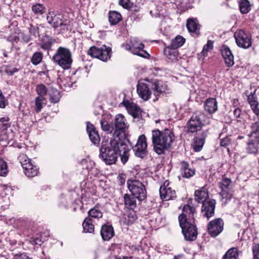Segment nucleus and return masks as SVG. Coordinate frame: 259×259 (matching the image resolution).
<instances>
[{
    "label": "nucleus",
    "instance_id": "1",
    "mask_svg": "<svg viewBox=\"0 0 259 259\" xmlns=\"http://www.w3.org/2000/svg\"><path fill=\"white\" fill-rule=\"evenodd\" d=\"M130 150L126 144L120 138H113L109 142H102L99 156L106 164L110 165L115 163L120 156L121 162L125 164L128 160Z\"/></svg>",
    "mask_w": 259,
    "mask_h": 259
},
{
    "label": "nucleus",
    "instance_id": "2",
    "mask_svg": "<svg viewBox=\"0 0 259 259\" xmlns=\"http://www.w3.org/2000/svg\"><path fill=\"white\" fill-rule=\"evenodd\" d=\"M175 140L174 134L171 130L165 129L161 132L158 130L152 132V141L154 151L158 154H163L168 150Z\"/></svg>",
    "mask_w": 259,
    "mask_h": 259
},
{
    "label": "nucleus",
    "instance_id": "3",
    "mask_svg": "<svg viewBox=\"0 0 259 259\" xmlns=\"http://www.w3.org/2000/svg\"><path fill=\"white\" fill-rule=\"evenodd\" d=\"M167 85L161 80H153L147 82H139L137 85V92L139 96L146 101L150 99L152 92L157 97L167 90Z\"/></svg>",
    "mask_w": 259,
    "mask_h": 259
},
{
    "label": "nucleus",
    "instance_id": "4",
    "mask_svg": "<svg viewBox=\"0 0 259 259\" xmlns=\"http://www.w3.org/2000/svg\"><path fill=\"white\" fill-rule=\"evenodd\" d=\"M52 60L64 70H68L71 68L73 61L72 53L69 49L60 47L53 56Z\"/></svg>",
    "mask_w": 259,
    "mask_h": 259
},
{
    "label": "nucleus",
    "instance_id": "5",
    "mask_svg": "<svg viewBox=\"0 0 259 259\" xmlns=\"http://www.w3.org/2000/svg\"><path fill=\"white\" fill-rule=\"evenodd\" d=\"M127 185L132 195L139 200L142 201L146 197L147 192L144 184L137 180H128Z\"/></svg>",
    "mask_w": 259,
    "mask_h": 259
},
{
    "label": "nucleus",
    "instance_id": "6",
    "mask_svg": "<svg viewBox=\"0 0 259 259\" xmlns=\"http://www.w3.org/2000/svg\"><path fill=\"white\" fill-rule=\"evenodd\" d=\"M88 54L93 58L107 61L111 58V49L105 45H102L100 47L92 46L89 49Z\"/></svg>",
    "mask_w": 259,
    "mask_h": 259
},
{
    "label": "nucleus",
    "instance_id": "7",
    "mask_svg": "<svg viewBox=\"0 0 259 259\" xmlns=\"http://www.w3.org/2000/svg\"><path fill=\"white\" fill-rule=\"evenodd\" d=\"M47 19L48 23L54 28L61 27L62 29H69V21L64 19L63 16L60 14L55 13L54 12H49Z\"/></svg>",
    "mask_w": 259,
    "mask_h": 259
},
{
    "label": "nucleus",
    "instance_id": "8",
    "mask_svg": "<svg viewBox=\"0 0 259 259\" xmlns=\"http://www.w3.org/2000/svg\"><path fill=\"white\" fill-rule=\"evenodd\" d=\"M237 45L243 49L249 48L252 45L251 35L242 29L237 30L234 34Z\"/></svg>",
    "mask_w": 259,
    "mask_h": 259
},
{
    "label": "nucleus",
    "instance_id": "9",
    "mask_svg": "<svg viewBox=\"0 0 259 259\" xmlns=\"http://www.w3.org/2000/svg\"><path fill=\"white\" fill-rule=\"evenodd\" d=\"M185 239L187 241L195 240L197 236V230L194 222H189L180 224Z\"/></svg>",
    "mask_w": 259,
    "mask_h": 259
},
{
    "label": "nucleus",
    "instance_id": "10",
    "mask_svg": "<svg viewBox=\"0 0 259 259\" xmlns=\"http://www.w3.org/2000/svg\"><path fill=\"white\" fill-rule=\"evenodd\" d=\"M204 114L201 112L194 113L188 122V131L190 133H194L200 130L202 126V121Z\"/></svg>",
    "mask_w": 259,
    "mask_h": 259
},
{
    "label": "nucleus",
    "instance_id": "11",
    "mask_svg": "<svg viewBox=\"0 0 259 259\" xmlns=\"http://www.w3.org/2000/svg\"><path fill=\"white\" fill-rule=\"evenodd\" d=\"M147 144L146 138L144 135H140L137 140V144L133 147L136 156L143 158L147 153Z\"/></svg>",
    "mask_w": 259,
    "mask_h": 259
},
{
    "label": "nucleus",
    "instance_id": "12",
    "mask_svg": "<svg viewBox=\"0 0 259 259\" xmlns=\"http://www.w3.org/2000/svg\"><path fill=\"white\" fill-rule=\"evenodd\" d=\"M125 119L122 114H118L114 120V132L113 134L114 138H120L121 134H124L125 129L128 127L125 123Z\"/></svg>",
    "mask_w": 259,
    "mask_h": 259
},
{
    "label": "nucleus",
    "instance_id": "13",
    "mask_svg": "<svg viewBox=\"0 0 259 259\" xmlns=\"http://www.w3.org/2000/svg\"><path fill=\"white\" fill-rule=\"evenodd\" d=\"M224 222L221 218L214 219L210 221L207 225L209 234L212 237L219 235L223 230Z\"/></svg>",
    "mask_w": 259,
    "mask_h": 259
},
{
    "label": "nucleus",
    "instance_id": "14",
    "mask_svg": "<svg viewBox=\"0 0 259 259\" xmlns=\"http://www.w3.org/2000/svg\"><path fill=\"white\" fill-rule=\"evenodd\" d=\"M196 212L195 208L189 205H185L182 210V213L179 217V224L189 222H194V214Z\"/></svg>",
    "mask_w": 259,
    "mask_h": 259
},
{
    "label": "nucleus",
    "instance_id": "15",
    "mask_svg": "<svg viewBox=\"0 0 259 259\" xmlns=\"http://www.w3.org/2000/svg\"><path fill=\"white\" fill-rule=\"evenodd\" d=\"M232 181L228 178H224L219 183L220 187L221 189L220 195L222 199H225V203L230 200L232 196V192L230 188Z\"/></svg>",
    "mask_w": 259,
    "mask_h": 259
},
{
    "label": "nucleus",
    "instance_id": "16",
    "mask_svg": "<svg viewBox=\"0 0 259 259\" xmlns=\"http://www.w3.org/2000/svg\"><path fill=\"white\" fill-rule=\"evenodd\" d=\"M169 182L165 181L159 189V194L161 199L165 201L172 200L176 198V193L175 190L169 186Z\"/></svg>",
    "mask_w": 259,
    "mask_h": 259
},
{
    "label": "nucleus",
    "instance_id": "17",
    "mask_svg": "<svg viewBox=\"0 0 259 259\" xmlns=\"http://www.w3.org/2000/svg\"><path fill=\"white\" fill-rule=\"evenodd\" d=\"M130 43L132 45V53L139 56L145 58H148L150 57V55L143 50L144 45L140 41L137 37H132L131 39Z\"/></svg>",
    "mask_w": 259,
    "mask_h": 259
},
{
    "label": "nucleus",
    "instance_id": "18",
    "mask_svg": "<svg viewBox=\"0 0 259 259\" xmlns=\"http://www.w3.org/2000/svg\"><path fill=\"white\" fill-rule=\"evenodd\" d=\"M215 203V200L214 199L203 202L201 208L202 215L208 219L212 217L214 213Z\"/></svg>",
    "mask_w": 259,
    "mask_h": 259
},
{
    "label": "nucleus",
    "instance_id": "19",
    "mask_svg": "<svg viewBox=\"0 0 259 259\" xmlns=\"http://www.w3.org/2000/svg\"><path fill=\"white\" fill-rule=\"evenodd\" d=\"M221 54L224 59L226 65L231 67L234 64V56L230 49L227 46H223L221 48Z\"/></svg>",
    "mask_w": 259,
    "mask_h": 259
},
{
    "label": "nucleus",
    "instance_id": "20",
    "mask_svg": "<svg viewBox=\"0 0 259 259\" xmlns=\"http://www.w3.org/2000/svg\"><path fill=\"white\" fill-rule=\"evenodd\" d=\"M255 91L256 90H254L253 92L249 93V91H247L245 92V95L247 97V101L252 110L256 115V113L258 112V106L259 105L255 96Z\"/></svg>",
    "mask_w": 259,
    "mask_h": 259
},
{
    "label": "nucleus",
    "instance_id": "21",
    "mask_svg": "<svg viewBox=\"0 0 259 259\" xmlns=\"http://www.w3.org/2000/svg\"><path fill=\"white\" fill-rule=\"evenodd\" d=\"M87 131L92 142L95 145L99 144L100 138L98 133L94 126L89 122L87 123Z\"/></svg>",
    "mask_w": 259,
    "mask_h": 259
},
{
    "label": "nucleus",
    "instance_id": "22",
    "mask_svg": "<svg viewBox=\"0 0 259 259\" xmlns=\"http://www.w3.org/2000/svg\"><path fill=\"white\" fill-rule=\"evenodd\" d=\"M180 170L183 177L190 178L194 175L195 170L190 167L189 164L187 162L182 161L180 163Z\"/></svg>",
    "mask_w": 259,
    "mask_h": 259
},
{
    "label": "nucleus",
    "instance_id": "23",
    "mask_svg": "<svg viewBox=\"0 0 259 259\" xmlns=\"http://www.w3.org/2000/svg\"><path fill=\"white\" fill-rule=\"evenodd\" d=\"M246 150L250 154H256L259 152V139L249 138Z\"/></svg>",
    "mask_w": 259,
    "mask_h": 259
},
{
    "label": "nucleus",
    "instance_id": "24",
    "mask_svg": "<svg viewBox=\"0 0 259 259\" xmlns=\"http://www.w3.org/2000/svg\"><path fill=\"white\" fill-rule=\"evenodd\" d=\"M113 228L111 226L104 225L101 229V235L105 241L109 240L114 235Z\"/></svg>",
    "mask_w": 259,
    "mask_h": 259
},
{
    "label": "nucleus",
    "instance_id": "25",
    "mask_svg": "<svg viewBox=\"0 0 259 259\" xmlns=\"http://www.w3.org/2000/svg\"><path fill=\"white\" fill-rule=\"evenodd\" d=\"M137 218V215L134 211H129L122 215L120 221L123 224L130 225L133 224Z\"/></svg>",
    "mask_w": 259,
    "mask_h": 259
},
{
    "label": "nucleus",
    "instance_id": "26",
    "mask_svg": "<svg viewBox=\"0 0 259 259\" xmlns=\"http://www.w3.org/2000/svg\"><path fill=\"white\" fill-rule=\"evenodd\" d=\"M206 137V134L203 133L200 136L194 138L193 147L195 152H199L201 150L205 143Z\"/></svg>",
    "mask_w": 259,
    "mask_h": 259
},
{
    "label": "nucleus",
    "instance_id": "27",
    "mask_svg": "<svg viewBox=\"0 0 259 259\" xmlns=\"http://www.w3.org/2000/svg\"><path fill=\"white\" fill-rule=\"evenodd\" d=\"M164 54L167 58L172 61L177 60L179 56L178 50L170 46H168L165 48Z\"/></svg>",
    "mask_w": 259,
    "mask_h": 259
},
{
    "label": "nucleus",
    "instance_id": "28",
    "mask_svg": "<svg viewBox=\"0 0 259 259\" xmlns=\"http://www.w3.org/2000/svg\"><path fill=\"white\" fill-rule=\"evenodd\" d=\"M204 109L210 114L214 113L218 109L217 102L215 99H207L205 102Z\"/></svg>",
    "mask_w": 259,
    "mask_h": 259
},
{
    "label": "nucleus",
    "instance_id": "29",
    "mask_svg": "<svg viewBox=\"0 0 259 259\" xmlns=\"http://www.w3.org/2000/svg\"><path fill=\"white\" fill-rule=\"evenodd\" d=\"M123 198L124 205L126 208L133 210L136 207V197L134 196L133 195H131L125 194H124Z\"/></svg>",
    "mask_w": 259,
    "mask_h": 259
},
{
    "label": "nucleus",
    "instance_id": "30",
    "mask_svg": "<svg viewBox=\"0 0 259 259\" xmlns=\"http://www.w3.org/2000/svg\"><path fill=\"white\" fill-rule=\"evenodd\" d=\"M194 195L195 200L199 203H203V202L206 201V199L208 197L207 191L203 188L196 190Z\"/></svg>",
    "mask_w": 259,
    "mask_h": 259
},
{
    "label": "nucleus",
    "instance_id": "31",
    "mask_svg": "<svg viewBox=\"0 0 259 259\" xmlns=\"http://www.w3.org/2000/svg\"><path fill=\"white\" fill-rule=\"evenodd\" d=\"M108 19L111 25L117 24L122 19L121 14L116 11H109L108 13Z\"/></svg>",
    "mask_w": 259,
    "mask_h": 259
},
{
    "label": "nucleus",
    "instance_id": "32",
    "mask_svg": "<svg viewBox=\"0 0 259 259\" xmlns=\"http://www.w3.org/2000/svg\"><path fill=\"white\" fill-rule=\"evenodd\" d=\"M239 7L241 13L247 14L251 9V5L248 0H239Z\"/></svg>",
    "mask_w": 259,
    "mask_h": 259
},
{
    "label": "nucleus",
    "instance_id": "33",
    "mask_svg": "<svg viewBox=\"0 0 259 259\" xmlns=\"http://www.w3.org/2000/svg\"><path fill=\"white\" fill-rule=\"evenodd\" d=\"M83 232L92 233L94 232V225L93 224V220L91 218H87L82 223Z\"/></svg>",
    "mask_w": 259,
    "mask_h": 259
},
{
    "label": "nucleus",
    "instance_id": "34",
    "mask_svg": "<svg viewBox=\"0 0 259 259\" xmlns=\"http://www.w3.org/2000/svg\"><path fill=\"white\" fill-rule=\"evenodd\" d=\"M24 172L28 177H34L38 173V168L36 165H33L32 163L30 164L29 166L24 168Z\"/></svg>",
    "mask_w": 259,
    "mask_h": 259
},
{
    "label": "nucleus",
    "instance_id": "35",
    "mask_svg": "<svg viewBox=\"0 0 259 259\" xmlns=\"http://www.w3.org/2000/svg\"><path fill=\"white\" fill-rule=\"evenodd\" d=\"M238 250L236 247L230 248L223 255L222 259H237L238 257Z\"/></svg>",
    "mask_w": 259,
    "mask_h": 259
},
{
    "label": "nucleus",
    "instance_id": "36",
    "mask_svg": "<svg viewBox=\"0 0 259 259\" xmlns=\"http://www.w3.org/2000/svg\"><path fill=\"white\" fill-rule=\"evenodd\" d=\"M47 100L45 97H37L35 101L34 110L36 113H39L43 107L46 104Z\"/></svg>",
    "mask_w": 259,
    "mask_h": 259
},
{
    "label": "nucleus",
    "instance_id": "37",
    "mask_svg": "<svg viewBox=\"0 0 259 259\" xmlns=\"http://www.w3.org/2000/svg\"><path fill=\"white\" fill-rule=\"evenodd\" d=\"M185 40V38L182 36L178 35L171 40L169 46L178 49V48H180L184 44Z\"/></svg>",
    "mask_w": 259,
    "mask_h": 259
},
{
    "label": "nucleus",
    "instance_id": "38",
    "mask_svg": "<svg viewBox=\"0 0 259 259\" xmlns=\"http://www.w3.org/2000/svg\"><path fill=\"white\" fill-rule=\"evenodd\" d=\"M187 28L190 32H195L198 28L197 20L195 19H189L187 20Z\"/></svg>",
    "mask_w": 259,
    "mask_h": 259
},
{
    "label": "nucleus",
    "instance_id": "39",
    "mask_svg": "<svg viewBox=\"0 0 259 259\" xmlns=\"http://www.w3.org/2000/svg\"><path fill=\"white\" fill-rule=\"evenodd\" d=\"M18 158L23 168H26L27 166L29 167L30 164L32 163L31 160L24 154H20Z\"/></svg>",
    "mask_w": 259,
    "mask_h": 259
},
{
    "label": "nucleus",
    "instance_id": "40",
    "mask_svg": "<svg viewBox=\"0 0 259 259\" xmlns=\"http://www.w3.org/2000/svg\"><path fill=\"white\" fill-rule=\"evenodd\" d=\"M46 8L42 5L37 4L32 7V11L36 15H41L45 12Z\"/></svg>",
    "mask_w": 259,
    "mask_h": 259
},
{
    "label": "nucleus",
    "instance_id": "41",
    "mask_svg": "<svg viewBox=\"0 0 259 259\" xmlns=\"http://www.w3.org/2000/svg\"><path fill=\"white\" fill-rule=\"evenodd\" d=\"M101 126L102 129L105 132H107L109 133H114V128L113 125L110 124L105 119H102L101 121Z\"/></svg>",
    "mask_w": 259,
    "mask_h": 259
},
{
    "label": "nucleus",
    "instance_id": "42",
    "mask_svg": "<svg viewBox=\"0 0 259 259\" xmlns=\"http://www.w3.org/2000/svg\"><path fill=\"white\" fill-rule=\"evenodd\" d=\"M42 59V53L39 52H35L31 58V63L37 65L39 64Z\"/></svg>",
    "mask_w": 259,
    "mask_h": 259
},
{
    "label": "nucleus",
    "instance_id": "43",
    "mask_svg": "<svg viewBox=\"0 0 259 259\" xmlns=\"http://www.w3.org/2000/svg\"><path fill=\"white\" fill-rule=\"evenodd\" d=\"M88 214L90 217L94 218H101L102 217V212L97 206H95L94 208L90 209Z\"/></svg>",
    "mask_w": 259,
    "mask_h": 259
},
{
    "label": "nucleus",
    "instance_id": "44",
    "mask_svg": "<svg viewBox=\"0 0 259 259\" xmlns=\"http://www.w3.org/2000/svg\"><path fill=\"white\" fill-rule=\"evenodd\" d=\"M50 101L53 103H56L59 102L60 99V94L57 90H52L50 93Z\"/></svg>",
    "mask_w": 259,
    "mask_h": 259
},
{
    "label": "nucleus",
    "instance_id": "45",
    "mask_svg": "<svg viewBox=\"0 0 259 259\" xmlns=\"http://www.w3.org/2000/svg\"><path fill=\"white\" fill-rule=\"evenodd\" d=\"M53 43L52 39L49 38H45L43 39L42 42L39 45L40 48L44 50H49Z\"/></svg>",
    "mask_w": 259,
    "mask_h": 259
},
{
    "label": "nucleus",
    "instance_id": "46",
    "mask_svg": "<svg viewBox=\"0 0 259 259\" xmlns=\"http://www.w3.org/2000/svg\"><path fill=\"white\" fill-rule=\"evenodd\" d=\"M8 172L7 163L0 159V176L5 177Z\"/></svg>",
    "mask_w": 259,
    "mask_h": 259
},
{
    "label": "nucleus",
    "instance_id": "47",
    "mask_svg": "<svg viewBox=\"0 0 259 259\" xmlns=\"http://www.w3.org/2000/svg\"><path fill=\"white\" fill-rule=\"evenodd\" d=\"M36 91L37 94L39 95L38 97H43L47 95L48 90L46 87L43 84H39L36 86Z\"/></svg>",
    "mask_w": 259,
    "mask_h": 259
},
{
    "label": "nucleus",
    "instance_id": "48",
    "mask_svg": "<svg viewBox=\"0 0 259 259\" xmlns=\"http://www.w3.org/2000/svg\"><path fill=\"white\" fill-rule=\"evenodd\" d=\"M10 118L8 117L0 118V129L6 130L10 126Z\"/></svg>",
    "mask_w": 259,
    "mask_h": 259
},
{
    "label": "nucleus",
    "instance_id": "49",
    "mask_svg": "<svg viewBox=\"0 0 259 259\" xmlns=\"http://www.w3.org/2000/svg\"><path fill=\"white\" fill-rule=\"evenodd\" d=\"M213 41L210 40H208L207 41V44L204 46L203 50L201 52L202 54L205 56L207 55V53L208 51L212 50L213 49Z\"/></svg>",
    "mask_w": 259,
    "mask_h": 259
},
{
    "label": "nucleus",
    "instance_id": "50",
    "mask_svg": "<svg viewBox=\"0 0 259 259\" xmlns=\"http://www.w3.org/2000/svg\"><path fill=\"white\" fill-rule=\"evenodd\" d=\"M231 140L229 137L226 136L221 139L220 146L222 147H227L231 144Z\"/></svg>",
    "mask_w": 259,
    "mask_h": 259
},
{
    "label": "nucleus",
    "instance_id": "51",
    "mask_svg": "<svg viewBox=\"0 0 259 259\" xmlns=\"http://www.w3.org/2000/svg\"><path fill=\"white\" fill-rule=\"evenodd\" d=\"M252 251L254 259H259V244L253 246Z\"/></svg>",
    "mask_w": 259,
    "mask_h": 259
},
{
    "label": "nucleus",
    "instance_id": "52",
    "mask_svg": "<svg viewBox=\"0 0 259 259\" xmlns=\"http://www.w3.org/2000/svg\"><path fill=\"white\" fill-rule=\"evenodd\" d=\"M7 104L5 97L4 96L2 92L0 90V108H5Z\"/></svg>",
    "mask_w": 259,
    "mask_h": 259
},
{
    "label": "nucleus",
    "instance_id": "53",
    "mask_svg": "<svg viewBox=\"0 0 259 259\" xmlns=\"http://www.w3.org/2000/svg\"><path fill=\"white\" fill-rule=\"evenodd\" d=\"M119 4L125 9H129L131 7L130 0H119Z\"/></svg>",
    "mask_w": 259,
    "mask_h": 259
},
{
    "label": "nucleus",
    "instance_id": "54",
    "mask_svg": "<svg viewBox=\"0 0 259 259\" xmlns=\"http://www.w3.org/2000/svg\"><path fill=\"white\" fill-rule=\"evenodd\" d=\"M14 259H32L30 258L26 254L23 253H17L14 255Z\"/></svg>",
    "mask_w": 259,
    "mask_h": 259
},
{
    "label": "nucleus",
    "instance_id": "55",
    "mask_svg": "<svg viewBox=\"0 0 259 259\" xmlns=\"http://www.w3.org/2000/svg\"><path fill=\"white\" fill-rule=\"evenodd\" d=\"M18 71V69L16 68H11L9 67H7L5 72L6 74L9 75H13L15 73L17 72Z\"/></svg>",
    "mask_w": 259,
    "mask_h": 259
},
{
    "label": "nucleus",
    "instance_id": "56",
    "mask_svg": "<svg viewBox=\"0 0 259 259\" xmlns=\"http://www.w3.org/2000/svg\"><path fill=\"white\" fill-rule=\"evenodd\" d=\"M233 114L234 117L237 119L238 121H240V119H238V118H240L241 114V110L240 108H237L234 109L233 111Z\"/></svg>",
    "mask_w": 259,
    "mask_h": 259
},
{
    "label": "nucleus",
    "instance_id": "57",
    "mask_svg": "<svg viewBox=\"0 0 259 259\" xmlns=\"http://www.w3.org/2000/svg\"><path fill=\"white\" fill-rule=\"evenodd\" d=\"M29 31H30V33L31 34H33L35 37H36L37 36H38L39 35V33H38L37 28H35L34 27L31 28H30Z\"/></svg>",
    "mask_w": 259,
    "mask_h": 259
},
{
    "label": "nucleus",
    "instance_id": "58",
    "mask_svg": "<svg viewBox=\"0 0 259 259\" xmlns=\"http://www.w3.org/2000/svg\"><path fill=\"white\" fill-rule=\"evenodd\" d=\"M31 37L29 34H23L22 40L25 42H28L31 40Z\"/></svg>",
    "mask_w": 259,
    "mask_h": 259
},
{
    "label": "nucleus",
    "instance_id": "59",
    "mask_svg": "<svg viewBox=\"0 0 259 259\" xmlns=\"http://www.w3.org/2000/svg\"><path fill=\"white\" fill-rule=\"evenodd\" d=\"M1 187L3 189V190L4 191H5L6 193L7 192H11L12 190V189H11V188L10 186L6 185H3Z\"/></svg>",
    "mask_w": 259,
    "mask_h": 259
},
{
    "label": "nucleus",
    "instance_id": "60",
    "mask_svg": "<svg viewBox=\"0 0 259 259\" xmlns=\"http://www.w3.org/2000/svg\"><path fill=\"white\" fill-rule=\"evenodd\" d=\"M122 47L123 48L126 50H131L132 52V48L131 44H123L122 45Z\"/></svg>",
    "mask_w": 259,
    "mask_h": 259
},
{
    "label": "nucleus",
    "instance_id": "61",
    "mask_svg": "<svg viewBox=\"0 0 259 259\" xmlns=\"http://www.w3.org/2000/svg\"><path fill=\"white\" fill-rule=\"evenodd\" d=\"M35 243L36 244L41 245L42 242H41V240L37 238L35 240Z\"/></svg>",
    "mask_w": 259,
    "mask_h": 259
},
{
    "label": "nucleus",
    "instance_id": "62",
    "mask_svg": "<svg viewBox=\"0 0 259 259\" xmlns=\"http://www.w3.org/2000/svg\"><path fill=\"white\" fill-rule=\"evenodd\" d=\"M173 259H184L182 255H175Z\"/></svg>",
    "mask_w": 259,
    "mask_h": 259
},
{
    "label": "nucleus",
    "instance_id": "63",
    "mask_svg": "<svg viewBox=\"0 0 259 259\" xmlns=\"http://www.w3.org/2000/svg\"><path fill=\"white\" fill-rule=\"evenodd\" d=\"M225 132H226V128H224V129L223 130V131H222V133L220 134V137H221L223 135V133H225Z\"/></svg>",
    "mask_w": 259,
    "mask_h": 259
},
{
    "label": "nucleus",
    "instance_id": "64",
    "mask_svg": "<svg viewBox=\"0 0 259 259\" xmlns=\"http://www.w3.org/2000/svg\"><path fill=\"white\" fill-rule=\"evenodd\" d=\"M258 113H256V115H259V107H258Z\"/></svg>",
    "mask_w": 259,
    "mask_h": 259
}]
</instances>
